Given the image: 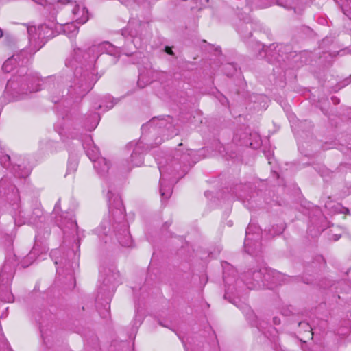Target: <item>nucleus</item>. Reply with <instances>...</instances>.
I'll return each mask as SVG.
<instances>
[{
  "label": "nucleus",
  "instance_id": "nucleus-2",
  "mask_svg": "<svg viewBox=\"0 0 351 351\" xmlns=\"http://www.w3.org/2000/svg\"><path fill=\"white\" fill-rule=\"evenodd\" d=\"M3 36V31L1 30V29L0 28V38H1Z\"/></svg>",
  "mask_w": 351,
  "mask_h": 351
},
{
  "label": "nucleus",
  "instance_id": "nucleus-1",
  "mask_svg": "<svg viewBox=\"0 0 351 351\" xmlns=\"http://www.w3.org/2000/svg\"><path fill=\"white\" fill-rule=\"evenodd\" d=\"M165 51L169 55H173V51H172L171 48L169 47H165Z\"/></svg>",
  "mask_w": 351,
  "mask_h": 351
},
{
  "label": "nucleus",
  "instance_id": "nucleus-3",
  "mask_svg": "<svg viewBox=\"0 0 351 351\" xmlns=\"http://www.w3.org/2000/svg\"><path fill=\"white\" fill-rule=\"evenodd\" d=\"M311 332L310 336H311V337L312 338L313 333H312L311 332Z\"/></svg>",
  "mask_w": 351,
  "mask_h": 351
}]
</instances>
